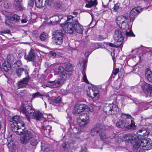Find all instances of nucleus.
Segmentation results:
<instances>
[{
  "label": "nucleus",
  "mask_w": 152,
  "mask_h": 152,
  "mask_svg": "<svg viewBox=\"0 0 152 152\" xmlns=\"http://www.w3.org/2000/svg\"><path fill=\"white\" fill-rule=\"evenodd\" d=\"M60 20H61V19H60ZM60 20H58V21H55V23H57V24H58L59 22L60 21Z\"/></svg>",
  "instance_id": "338daca9"
},
{
  "label": "nucleus",
  "mask_w": 152,
  "mask_h": 152,
  "mask_svg": "<svg viewBox=\"0 0 152 152\" xmlns=\"http://www.w3.org/2000/svg\"><path fill=\"white\" fill-rule=\"evenodd\" d=\"M61 84V81L60 80H55L54 81H49L46 85H43L42 86L44 88L46 87L50 88H56L59 87Z\"/></svg>",
  "instance_id": "ddd939ff"
},
{
  "label": "nucleus",
  "mask_w": 152,
  "mask_h": 152,
  "mask_svg": "<svg viewBox=\"0 0 152 152\" xmlns=\"http://www.w3.org/2000/svg\"><path fill=\"white\" fill-rule=\"evenodd\" d=\"M137 50V49H134V50H132V52H133V51H134L135 50Z\"/></svg>",
  "instance_id": "774afa93"
},
{
  "label": "nucleus",
  "mask_w": 152,
  "mask_h": 152,
  "mask_svg": "<svg viewBox=\"0 0 152 152\" xmlns=\"http://www.w3.org/2000/svg\"><path fill=\"white\" fill-rule=\"evenodd\" d=\"M121 20H116V23L120 28L126 30V36H134L135 35L133 34L131 29L132 22L134 20H130V21H127V23L126 21L125 22L124 21H122L121 23H120L121 22L120 21Z\"/></svg>",
  "instance_id": "423d86ee"
},
{
  "label": "nucleus",
  "mask_w": 152,
  "mask_h": 152,
  "mask_svg": "<svg viewBox=\"0 0 152 152\" xmlns=\"http://www.w3.org/2000/svg\"><path fill=\"white\" fill-rule=\"evenodd\" d=\"M31 147L28 146H26L24 147V149L26 150V152H28V151H29Z\"/></svg>",
  "instance_id": "6e6d98bb"
},
{
  "label": "nucleus",
  "mask_w": 152,
  "mask_h": 152,
  "mask_svg": "<svg viewBox=\"0 0 152 152\" xmlns=\"http://www.w3.org/2000/svg\"><path fill=\"white\" fill-rule=\"evenodd\" d=\"M21 91L22 93H23V92H25V93L27 92V91H26V90H22Z\"/></svg>",
  "instance_id": "0e129e2a"
},
{
  "label": "nucleus",
  "mask_w": 152,
  "mask_h": 152,
  "mask_svg": "<svg viewBox=\"0 0 152 152\" xmlns=\"http://www.w3.org/2000/svg\"><path fill=\"white\" fill-rule=\"evenodd\" d=\"M53 37L55 39L54 42L57 45H60L63 42L64 34L61 30H57L54 31L53 34Z\"/></svg>",
  "instance_id": "9b49d317"
},
{
  "label": "nucleus",
  "mask_w": 152,
  "mask_h": 152,
  "mask_svg": "<svg viewBox=\"0 0 152 152\" xmlns=\"http://www.w3.org/2000/svg\"><path fill=\"white\" fill-rule=\"evenodd\" d=\"M16 8L19 10H23V7L20 4H18L16 7Z\"/></svg>",
  "instance_id": "3c124183"
},
{
  "label": "nucleus",
  "mask_w": 152,
  "mask_h": 152,
  "mask_svg": "<svg viewBox=\"0 0 152 152\" xmlns=\"http://www.w3.org/2000/svg\"><path fill=\"white\" fill-rule=\"evenodd\" d=\"M24 71V69L23 68H19L17 69L16 70V73L18 76L20 77L23 73Z\"/></svg>",
  "instance_id": "f704fd0d"
},
{
  "label": "nucleus",
  "mask_w": 152,
  "mask_h": 152,
  "mask_svg": "<svg viewBox=\"0 0 152 152\" xmlns=\"http://www.w3.org/2000/svg\"><path fill=\"white\" fill-rule=\"evenodd\" d=\"M45 22H48V24L49 25L52 24L53 25L56 24L57 23H55V20H53L52 21H51L50 20H45Z\"/></svg>",
  "instance_id": "a19ab883"
},
{
  "label": "nucleus",
  "mask_w": 152,
  "mask_h": 152,
  "mask_svg": "<svg viewBox=\"0 0 152 152\" xmlns=\"http://www.w3.org/2000/svg\"><path fill=\"white\" fill-rule=\"evenodd\" d=\"M32 99H34L36 98L40 97L42 96L41 94L39 92H37L36 93H33L32 95Z\"/></svg>",
  "instance_id": "e433bc0d"
},
{
  "label": "nucleus",
  "mask_w": 152,
  "mask_h": 152,
  "mask_svg": "<svg viewBox=\"0 0 152 152\" xmlns=\"http://www.w3.org/2000/svg\"><path fill=\"white\" fill-rule=\"evenodd\" d=\"M34 0H29L28 2V5L29 8L31 9L34 4Z\"/></svg>",
  "instance_id": "a18cd8bd"
},
{
  "label": "nucleus",
  "mask_w": 152,
  "mask_h": 152,
  "mask_svg": "<svg viewBox=\"0 0 152 152\" xmlns=\"http://www.w3.org/2000/svg\"><path fill=\"white\" fill-rule=\"evenodd\" d=\"M82 74L83 75V77L82 79V81L87 83L88 82V80L85 73L84 72H82Z\"/></svg>",
  "instance_id": "79ce46f5"
},
{
  "label": "nucleus",
  "mask_w": 152,
  "mask_h": 152,
  "mask_svg": "<svg viewBox=\"0 0 152 152\" xmlns=\"http://www.w3.org/2000/svg\"><path fill=\"white\" fill-rule=\"evenodd\" d=\"M129 123V121L127 120H119L116 124V126L118 128H126Z\"/></svg>",
  "instance_id": "6ab92c4d"
},
{
  "label": "nucleus",
  "mask_w": 152,
  "mask_h": 152,
  "mask_svg": "<svg viewBox=\"0 0 152 152\" xmlns=\"http://www.w3.org/2000/svg\"><path fill=\"white\" fill-rule=\"evenodd\" d=\"M141 88L146 94L150 93V95L152 96V85L144 82L141 85Z\"/></svg>",
  "instance_id": "f3484780"
},
{
  "label": "nucleus",
  "mask_w": 152,
  "mask_h": 152,
  "mask_svg": "<svg viewBox=\"0 0 152 152\" xmlns=\"http://www.w3.org/2000/svg\"><path fill=\"white\" fill-rule=\"evenodd\" d=\"M34 52L32 49H31L28 54H25L24 56L25 59L30 61H33L34 60Z\"/></svg>",
  "instance_id": "412c9836"
},
{
  "label": "nucleus",
  "mask_w": 152,
  "mask_h": 152,
  "mask_svg": "<svg viewBox=\"0 0 152 152\" xmlns=\"http://www.w3.org/2000/svg\"><path fill=\"white\" fill-rule=\"evenodd\" d=\"M91 52H86L85 54V56L86 57L83 59V71H85L86 69V64L87 62L88 58V57L89 55L91 53Z\"/></svg>",
  "instance_id": "393cba45"
},
{
  "label": "nucleus",
  "mask_w": 152,
  "mask_h": 152,
  "mask_svg": "<svg viewBox=\"0 0 152 152\" xmlns=\"http://www.w3.org/2000/svg\"><path fill=\"white\" fill-rule=\"evenodd\" d=\"M104 112L108 114H117L119 111L117 105L115 102H113L112 104H105L103 108Z\"/></svg>",
  "instance_id": "0eeeda50"
},
{
  "label": "nucleus",
  "mask_w": 152,
  "mask_h": 152,
  "mask_svg": "<svg viewBox=\"0 0 152 152\" xmlns=\"http://www.w3.org/2000/svg\"><path fill=\"white\" fill-rule=\"evenodd\" d=\"M78 14V12H73V15L74 16L68 15L67 16V19H71L74 18L75 15Z\"/></svg>",
  "instance_id": "49530a36"
},
{
  "label": "nucleus",
  "mask_w": 152,
  "mask_h": 152,
  "mask_svg": "<svg viewBox=\"0 0 152 152\" xmlns=\"http://www.w3.org/2000/svg\"><path fill=\"white\" fill-rule=\"evenodd\" d=\"M62 4L63 3L62 1H58L55 4L54 6L56 8H60L61 7Z\"/></svg>",
  "instance_id": "c9c22d12"
},
{
  "label": "nucleus",
  "mask_w": 152,
  "mask_h": 152,
  "mask_svg": "<svg viewBox=\"0 0 152 152\" xmlns=\"http://www.w3.org/2000/svg\"><path fill=\"white\" fill-rule=\"evenodd\" d=\"M87 106L83 104L78 103L76 104L73 111L74 114H77L84 111L86 108Z\"/></svg>",
  "instance_id": "f8f14e48"
},
{
  "label": "nucleus",
  "mask_w": 152,
  "mask_h": 152,
  "mask_svg": "<svg viewBox=\"0 0 152 152\" xmlns=\"http://www.w3.org/2000/svg\"><path fill=\"white\" fill-rule=\"evenodd\" d=\"M21 65V62L20 61L18 60L16 62L13 64L12 66L16 67H19Z\"/></svg>",
  "instance_id": "58836bf2"
},
{
  "label": "nucleus",
  "mask_w": 152,
  "mask_h": 152,
  "mask_svg": "<svg viewBox=\"0 0 152 152\" xmlns=\"http://www.w3.org/2000/svg\"><path fill=\"white\" fill-rule=\"evenodd\" d=\"M3 66H4V69L5 71H6L7 70H9L11 67V65H8L7 66V65H6L5 64H3Z\"/></svg>",
  "instance_id": "8fccbe9b"
},
{
  "label": "nucleus",
  "mask_w": 152,
  "mask_h": 152,
  "mask_svg": "<svg viewBox=\"0 0 152 152\" xmlns=\"http://www.w3.org/2000/svg\"><path fill=\"white\" fill-rule=\"evenodd\" d=\"M3 13L4 15L7 19H20V17L17 14L8 12L7 11L3 12Z\"/></svg>",
  "instance_id": "aec40b11"
},
{
  "label": "nucleus",
  "mask_w": 152,
  "mask_h": 152,
  "mask_svg": "<svg viewBox=\"0 0 152 152\" xmlns=\"http://www.w3.org/2000/svg\"><path fill=\"white\" fill-rule=\"evenodd\" d=\"M20 112L25 115L28 121L30 118H35L37 120H40L44 116L39 111L35 112L30 105L23 104L19 108Z\"/></svg>",
  "instance_id": "7ed1b4c3"
},
{
  "label": "nucleus",
  "mask_w": 152,
  "mask_h": 152,
  "mask_svg": "<svg viewBox=\"0 0 152 152\" xmlns=\"http://www.w3.org/2000/svg\"><path fill=\"white\" fill-rule=\"evenodd\" d=\"M55 18L56 19H60V18L57 15H52L50 17V18Z\"/></svg>",
  "instance_id": "5fc2aeb1"
},
{
  "label": "nucleus",
  "mask_w": 152,
  "mask_h": 152,
  "mask_svg": "<svg viewBox=\"0 0 152 152\" xmlns=\"http://www.w3.org/2000/svg\"><path fill=\"white\" fill-rule=\"evenodd\" d=\"M100 45L99 43H91L90 48L91 52L99 48Z\"/></svg>",
  "instance_id": "c85d7f7f"
},
{
  "label": "nucleus",
  "mask_w": 152,
  "mask_h": 152,
  "mask_svg": "<svg viewBox=\"0 0 152 152\" xmlns=\"http://www.w3.org/2000/svg\"><path fill=\"white\" fill-rule=\"evenodd\" d=\"M74 31H75L76 32L80 34L83 33V27L78 22L74 23Z\"/></svg>",
  "instance_id": "4be33fe9"
},
{
  "label": "nucleus",
  "mask_w": 152,
  "mask_h": 152,
  "mask_svg": "<svg viewBox=\"0 0 152 152\" xmlns=\"http://www.w3.org/2000/svg\"><path fill=\"white\" fill-rule=\"evenodd\" d=\"M25 73L26 74H27V77L23 78L22 80H20L18 82V88H23L26 87L28 84V81L29 80V77L28 75V72L25 71Z\"/></svg>",
  "instance_id": "dca6fc26"
},
{
  "label": "nucleus",
  "mask_w": 152,
  "mask_h": 152,
  "mask_svg": "<svg viewBox=\"0 0 152 152\" xmlns=\"http://www.w3.org/2000/svg\"><path fill=\"white\" fill-rule=\"evenodd\" d=\"M109 129H111L112 130L108 133L109 134L108 135L106 134V133L103 132L105 131V126L102 124H96L91 130L90 134L91 136H94L98 133H100V138L102 140L105 142H108L112 143L115 134L113 130L114 129L113 126H110L109 127ZM106 143H107V142Z\"/></svg>",
  "instance_id": "f03ea898"
},
{
  "label": "nucleus",
  "mask_w": 152,
  "mask_h": 152,
  "mask_svg": "<svg viewBox=\"0 0 152 152\" xmlns=\"http://www.w3.org/2000/svg\"><path fill=\"white\" fill-rule=\"evenodd\" d=\"M31 16L30 19H36L37 18H39L38 17V15L34 13H31Z\"/></svg>",
  "instance_id": "c03bdc74"
},
{
  "label": "nucleus",
  "mask_w": 152,
  "mask_h": 152,
  "mask_svg": "<svg viewBox=\"0 0 152 152\" xmlns=\"http://www.w3.org/2000/svg\"><path fill=\"white\" fill-rule=\"evenodd\" d=\"M70 144H69L66 140L64 141L61 147L62 152H68L69 150Z\"/></svg>",
  "instance_id": "b1692460"
},
{
  "label": "nucleus",
  "mask_w": 152,
  "mask_h": 152,
  "mask_svg": "<svg viewBox=\"0 0 152 152\" xmlns=\"http://www.w3.org/2000/svg\"><path fill=\"white\" fill-rule=\"evenodd\" d=\"M92 91L94 96L93 98H95L96 99H98L99 97V91L97 90H94L93 89L92 90Z\"/></svg>",
  "instance_id": "2f4dec72"
},
{
  "label": "nucleus",
  "mask_w": 152,
  "mask_h": 152,
  "mask_svg": "<svg viewBox=\"0 0 152 152\" xmlns=\"http://www.w3.org/2000/svg\"><path fill=\"white\" fill-rule=\"evenodd\" d=\"M27 20H21V22L22 23H25L27 22Z\"/></svg>",
  "instance_id": "680f3d73"
},
{
  "label": "nucleus",
  "mask_w": 152,
  "mask_h": 152,
  "mask_svg": "<svg viewBox=\"0 0 152 152\" xmlns=\"http://www.w3.org/2000/svg\"><path fill=\"white\" fill-rule=\"evenodd\" d=\"M90 117L86 113H82L79 115L77 118V122L80 126L84 127L87 125L90 121Z\"/></svg>",
  "instance_id": "6e6552de"
},
{
  "label": "nucleus",
  "mask_w": 152,
  "mask_h": 152,
  "mask_svg": "<svg viewBox=\"0 0 152 152\" xmlns=\"http://www.w3.org/2000/svg\"><path fill=\"white\" fill-rule=\"evenodd\" d=\"M49 54L51 56L54 57L56 56V53L53 51H50L49 52Z\"/></svg>",
  "instance_id": "603ef678"
},
{
  "label": "nucleus",
  "mask_w": 152,
  "mask_h": 152,
  "mask_svg": "<svg viewBox=\"0 0 152 152\" xmlns=\"http://www.w3.org/2000/svg\"><path fill=\"white\" fill-rule=\"evenodd\" d=\"M86 7L87 8H91L93 6L96 5L97 4L96 1L95 0L94 1H87L86 2Z\"/></svg>",
  "instance_id": "bb28decb"
},
{
  "label": "nucleus",
  "mask_w": 152,
  "mask_h": 152,
  "mask_svg": "<svg viewBox=\"0 0 152 152\" xmlns=\"http://www.w3.org/2000/svg\"><path fill=\"white\" fill-rule=\"evenodd\" d=\"M131 120V123L129 125L128 124L126 128L129 129L135 130L136 128V126L135 125V123L132 119Z\"/></svg>",
  "instance_id": "cd10ccee"
},
{
  "label": "nucleus",
  "mask_w": 152,
  "mask_h": 152,
  "mask_svg": "<svg viewBox=\"0 0 152 152\" xmlns=\"http://www.w3.org/2000/svg\"><path fill=\"white\" fill-rule=\"evenodd\" d=\"M47 119L49 121H51L53 119V118L52 115L50 114H48L47 115Z\"/></svg>",
  "instance_id": "de8ad7c7"
},
{
  "label": "nucleus",
  "mask_w": 152,
  "mask_h": 152,
  "mask_svg": "<svg viewBox=\"0 0 152 152\" xmlns=\"http://www.w3.org/2000/svg\"><path fill=\"white\" fill-rule=\"evenodd\" d=\"M10 6V4L7 1H4L3 3V7L5 9H7L9 8Z\"/></svg>",
  "instance_id": "ea45409f"
},
{
  "label": "nucleus",
  "mask_w": 152,
  "mask_h": 152,
  "mask_svg": "<svg viewBox=\"0 0 152 152\" xmlns=\"http://www.w3.org/2000/svg\"><path fill=\"white\" fill-rule=\"evenodd\" d=\"M109 46H110V47H114V45L113 44V43H109Z\"/></svg>",
  "instance_id": "e2e57ef3"
},
{
  "label": "nucleus",
  "mask_w": 152,
  "mask_h": 152,
  "mask_svg": "<svg viewBox=\"0 0 152 152\" xmlns=\"http://www.w3.org/2000/svg\"><path fill=\"white\" fill-rule=\"evenodd\" d=\"M145 76L149 81L152 83V72L148 68L146 69Z\"/></svg>",
  "instance_id": "a878e982"
},
{
  "label": "nucleus",
  "mask_w": 152,
  "mask_h": 152,
  "mask_svg": "<svg viewBox=\"0 0 152 152\" xmlns=\"http://www.w3.org/2000/svg\"><path fill=\"white\" fill-rule=\"evenodd\" d=\"M68 20H67L64 23L61 24L60 25L65 32L71 34L74 31V23L69 22Z\"/></svg>",
  "instance_id": "9d476101"
},
{
  "label": "nucleus",
  "mask_w": 152,
  "mask_h": 152,
  "mask_svg": "<svg viewBox=\"0 0 152 152\" xmlns=\"http://www.w3.org/2000/svg\"><path fill=\"white\" fill-rule=\"evenodd\" d=\"M152 8V1L151 2L150 4L148 7L146 8H141L140 7H135L131 10L130 12L129 17L130 19H133L135 18L137 16L138 14L141 11L143 10H146V9H148V10H149V9L151 10Z\"/></svg>",
  "instance_id": "1a4fd4ad"
},
{
  "label": "nucleus",
  "mask_w": 152,
  "mask_h": 152,
  "mask_svg": "<svg viewBox=\"0 0 152 152\" xmlns=\"http://www.w3.org/2000/svg\"><path fill=\"white\" fill-rule=\"evenodd\" d=\"M138 135L134 134L128 133L125 134L122 138L123 141L125 142L130 143L133 145V150L134 152H142L140 149L141 146L145 150H149L152 148V141L149 138L145 139V136L148 134V132L144 128L139 130Z\"/></svg>",
  "instance_id": "f257e3e1"
},
{
  "label": "nucleus",
  "mask_w": 152,
  "mask_h": 152,
  "mask_svg": "<svg viewBox=\"0 0 152 152\" xmlns=\"http://www.w3.org/2000/svg\"><path fill=\"white\" fill-rule=\"evenodd\" d=\"M61 101V98L60 96H59L53 99V102L55 103H58L60 102Z\"/></svg>",
  "instance_id": "37998d69"
},
{
  "label": "nucleus",
  "mask_w": 152,
  "mask_h": 152,
  "mask_svg": "<svg viewBox=\"0 0 152 152\" xmlns=\"http://www.w3.org/2000/svg\"><path fill=\"white\" fill-rule=\"evenodd\" d=\"M13 20H6L5 23V24L8 26L10 27H12L13 23H11V21Z\"/></svg>",
  "instance_id": "4c0bfd02"
},
{
  "label": "nucleus",
  "mask_w": 152,
  "mask_h": 152,
  "mask_svg": "<svg viewBox=\"0 0 152 152\" xmlns=\"http://www.w3.org/2000/svg\"><path fill=\"white\" fill-rule=\"evenodd\" d=\"M121 117L122 118L133 119V118L130 115L128 114L122 113L121 115Z\"/></svg>",
  "instance_id": "473e14b6"
},
{
  "label": "nucleus",
  "mask_w": 152,
  "mask_h": 152,
  "mask_svg": "<svg viewBox=\"0 0 152 152\" xmlns=\"http://www.w3.org/2000/svg\"><path fill=\"white\" fill-rule=\"evenodd\" d=\"M87 149L86 147L84 146H83L81 147V152H86Z\"/></svg>",
  "instance_id": "864d4df0"
},
{
  "label": "nucleus",
  "mask_w": 152,
  "mask_h": 152,
  "mask_svg": "<svg viewBox=\"0 0 152 152\" xmlns=\"http://www.w3.org/2000/svg\"><path fill=\"white\" fill-rule=\"evenodd\" d=\"M48 121L47 120L44 121L42 124V122H41L42 125L40 128L44 130V133L45 134L48 133L50 132V130L51 128V126L48 124Z\"/></svg>",
  "instance_id": "a211bd4d"
},
{
  "label": "nucleus",
  "mask_w": 152,
  "mask_h": 152,
  "mask_svg": "<svg viewBox=\"0 0 152 152\" xmlns=\"http://www.w3.org/2000/svg\"><path fill=\"white\" fill-rule=\"evenodd\" d=\"M58 72L59 74L60 75V79L57 80L61 81V83L65 81L68 77V75L67 72L64 70V68L62 66H59L58 69Z\"/></svg>",
  "instance_id": "2eb2a0df"
},
{
  "label": "nucleus",
  "mask_w": 152,
  "mask_h": 152,
  "mask_svg": "<svg viewBox=\"0 0 152 152\" xmlns=\"http://www.w3.org/2000/svg\"><path fill=\"white\" fill-rule=\"evenodd\" d=\"M119 9V6L118 4H116L113 7L114 11H117Z\"/></svg>",
  "instance_id": "09e8293b"
},
{
  "label": "nucleus",
  "mask_w": 152,
  "mask_h": 152,
  "mask_svg": "<svg viewBox=\"0 0 152 152\" xmlns=\"http://www.w3.org/2000/svg\"><path fill=\"white\" fill-rule=\"evenodd\" d=\"M15 1L18 3H20L22 2L23 0H14Z\"/></svg>",
  "instance_id": "052dcab7"
},
{
  "label": "nucleus",
  "mask_w": 152,
  "mask_h": 152,
  "mask_svg": "<svg viewBox=\"0 0 152 152\" xmlns=\"http://www.w3.org/2000/svg\"><path fill=\"white\" fill-rule=\"evenodd\" d=\"M118 18L121 19H126L127 18V17L126 16L121 15Z\"/></svg>",
  "instance_id": "13d9d810"
},
{
  "label": "nucleus",
  "mask_w": 152,
  "mask_h": 152,
  "mask_svg": "<svg viewBox=\"0 0 152 152\" xmlns=\"http://www.w3.org/2000/svg\"><path fill=\"white\" fill-rule=\"evenodd\" d=\"M134 89L135 90H137V92H139V90H138L137 89V87L136 86L134 87Z\"/></svg>",
  "instance_id": "69168bd1"
},
{
  "label": "nucleus",
  "mask_w": 152,
  "mask_h": 152,
  "mask_svg": "<svg viewBox=\"0 0 152 152\" xmlns=\"http://www.w3.org/2000/svg\"><path fill=\"white\" fill-rule=\"evenodd\" d=\"M47 0H36L35 5L38 8H40L47 5Z\"/></svg>",
  "instance_id": "5701e85b"
},
{
  "label": "nucleus",
  "mask_w": 152,
  "mask_h": 152,
  "mask_svg": "<svg viewBox=\"0 0 152 152\" xmlns=\"http://www.w3.org/2000/svg\"><path fill=\"white\" fill-rule=\"evenodd\" d=\"M54 0H48V1H47V4L48 5H50L51 4L53 1Z\"/></svg>",
  "instance_id": "bf43d9fd"
},
{
  "label": "nucleus",
  "mask_w": 152,
  "mask_h": 152,
  "mask_svg": "<svg viewBox=\"0 0 152 152\" xmlns=\"http://www.w3.org/2000/svg\"><path fill=\"white\" fill-rule=\"evenodd\" d=\"M66 72H69L70 74H71L73 69L72 65L69 63H67L65 66Z\"/></svg>",
  "instance_id": "7c9ffc66"
},
{
  "label": "nucleus",
  "mask_w": 152,
  "mask_h": 152,
  "mask_svg": "<svg viewBox=\"0 0 152 152\" xmlns=\"http://www.w3.org/2000/svg\"><path fill=\"white\" fill-rule=\"evenodd\" d=\"M119 71V69L118 68H116L114 71H113V74L114 75H116Z\"/></svg>",
  "instance_id": "4d7b16f0"
},
{
  "label": "nucleus",
  "mask_w": 152,
  "mask_h": 152,
  "mask_svg": "<svg viewBox=\"0 0 152 152\" xmlns=\"http://www.w3.org/2000/svg\"><path fill=\"white\" fill-rule=\"evenodd\" d=\"M48 35L47 33L43 32L40 36V38L42 41H44L48 38Z\"/></svg>",
  "instance_id": "72a5a7b5"
},
{
  "label": "nucleus",
  "mask_w": 152,
  "mask_h": 152,
  "mask_svg": "<svg viewBox=\"0 0 152 152\" xmlns=\"http://www.w3.org/2000/svg\"><path fill=\"white\" fill-rule=\"evenodd\" d=\"M10 121L12 122L11 125L12 130L16 132L17 134L21 135L25 130V124L23 121L20 120L19 116H14Z\"/></svg>",
  "instance_id": "39448f33"
},
{
  "label": "nucleus",
  "mask_w": 152,
  "mask_h": 152,
  "mask_svg": "<svg viewBox=\"0 0 152 152\" xmlns=\"http://www.w3.org/2000/svg\"><path fill=\"white\" fill-rule=\"evenodd\" d=\"M41 149L42 151L45 152H48L49 151V148L47 145H45L42 142H41Z\"/></svg>",
  "instance_id": "c756f323"
},
{
  "label": "nucleus",
  "mask_w": 152,
  "mask_h": 152,
  "mask_svg": "<svg viewBox=\"0 0 152 152\" xmlns=\"http://www.w3.org/2000/svg\"><path fill=\"white\" fill-rule=\"evenodd\" d=\"M21 134L20 140L22 144H26L31 140L30 141V145L33 146H35L39 141L38 136L30 131L25 130Z\"/></svg>",
  "instance_id": "20e7f679"
},
{
  "label": "nucleus",
  "mask_w": 152,
  "mask_h": 152,
  "mask_svg": "<svg viewBox=\"0 0 152 152\" xmlns=\"http://www.w3.org/2000/svg\"><path fill=\"white\" fill-rule=\"evenodd\" d=\"M113 37L115 41L117 42L122 43L124 40V37L121 30H117L115 31Z\"/></svg>",
  "instance_id": "4468645a"
}]
</instances>
